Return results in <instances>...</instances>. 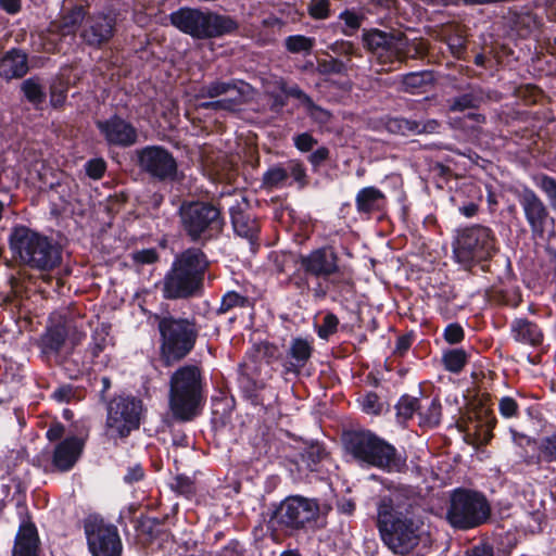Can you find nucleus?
I'll use <instances>...</instances> for the list:
<instances>
[{"label": "nucleus", "mask_w": 556, "mask_h": 556, "mask_svg": "<svg viewBox=\"0 0 556 556\" xmlns=\"http://www.w3.org/2000/svg\"><path fill=\"white\" fill-rule=\"evenodd\" d=\"M290 175L301 186L304 185L305 169L303 168V166L301 164H292L290 167Z\"/></svg>", "instance_id": "59"}, {"label": "nucleus", "mask_w": 556, "mask_h": 556, "mask_svg": "<svg viewBox=\"0 0 556 556\" xmlns=\"http://www.w3.org/2000/svg\"><path fill=\"white\" fill-rule=\"evenodd\" d=\"M12 556H39V538L33 523L23 522L20 526Z\"/></svg>", "instance_id": "23"}, {"label": "nucleus", "mask_w": 556, "mask_h": 556, "mask_svg": "<svg viewBox=\"0 0 556 556\" xmlns=\"http://www.w3.org/2000/svg\"><path fill=\"white\" fill-rule=\"evenodd\" d=\"M312 351V345L307 340L301 338L293 339L289 350V355L294 361L290 364L292 369L298 371L302 368L311 357Z\"/></svg>", "instance_id": "27"}, {"label": "nucleus", "mask_w": 556, "mask_h": 556, "mask_svg": "<svg viewBox=\"0 0 556 556\" xmlns=\"http://www.w3.org/2000/svg\"><path fill=\"white\" fill-rule=\"evenodd\" d=\"M206 265L205 255L199 249L185 251L165 277V298L179 299L193 294L200 286Z\"/></svg>", "instance_id": "5"}, {"label": "nucleus", "mask_w": 556, "mask_h": 556, "mask_svg": "<svg viewBox=\"0 0 556 556\" xmlns=\"http://www.w3.org/2000/svg\"><path fill=\"white\" fill-rule=\"evenodd\" d=\"M97 127L109 146L126 148L134 146L138 140L137 128L118 115L98 121Z\"/></svg>", "instance_id": "18"}, {"label": "nucleus", "mask_w": 556, "mask_h": 556, "mask_svg": "<svg viewBox=\"0 0 556 556\" xmlns=\"http://www.w3.org/2000/svg\"><path fill=\"white\" fill-rule=\"evenodd\" d=\"M231 220L235 231L244 238H252L256 231L254 220L244 216L241 212L231 211Z\"/></svg>", "instance_id": "34"}, {"label": "nucleus", "mask_w": 556, "mask_h": 556, "mask_svg": "<svg viewBox=\"0 0 556 556\" xmlns=\"http://www.w3.org/2000/svg\"><path fill=\"white\" fill-rule=\"evenodd\" d=\"M389 128L391 130L397 129L403 135H405L407 132H421V131L426 130V126H424L421 128L418 123L412 122L408 119H404V118L393 119L392 122H390Z\"/></svg>", "instance_id": "39"}, {"label": "nucleus", "mask_w": 556, "mask_h": 556, "mask_svg": "<svg viewBox=\"0 0 556 556\" xmlns=\"http://www.w3.org/2000/svg\"><path fill=\"white\" fill-rule=\"evenodd\" d=\"M21 89L25 98L35 105L41 104L46 99L45 89L36 77L24 80Z\"/></svg>", "instance_id": "29"}, {"label": "nucleus", "mask_w": 556, "mask_h": 556, "mask_svg": "<svg viewBox=\"0 0 556 556\" xmlns=\"http://www.w3.org/2000/svg\"><path fill=\"white\" fill-rule=\"evenodd\" d=\"M179 215L184 230L192 240L211 237L223 227L219 211L204 202L184 203Z\"/></svg>", "instance_id": "10"}, {"label": "nucleus", "mask_w": 556, "mask_h": 556, "mask_svg": "<svg viewBox=\"0 0 556 556\" xmlns=\"http://www.w3.org/2000/svg\"><path fill=\"white\" fill-rule=\"evenodd\" d=\"M318 71L321 74H341L345 72V65L338 59L329 58L318 62Z\"/></svg>", "instance_id": "41"}, {"label": "nucleus", "mask_w": 556, "mask_h": 556, "mask_svg": "<svg viewBox=\"0 0 556 556\" xmlns=\"http://www.w3.org/2000/svg\"><path fill=\"white\" fill-rule=\"evenodd\" d=\"M431 74L428 72L409 73L403 77V87L412 93L420 92L431 81Z\"/></svg>", "instance_id": "32"}, {"label": "nucleus", "mask_w": 556, "mask_h": 556, "mask_svg": "<svg viewBox=\"0 0 556 556\" xmlns=\"http://www.w3.org/2000/svg\"><path fill=\"white\" fill-rule=\"evenodd\" d=\"M22 7V0H0V8L9 14H16Z\"/></svg>", "instance_id": "56"}, {"label": "nucleus", "mask_w": 556, "mask_h": 556, "mask_svg": "<svg viewBox=\"0 0 556 556\" xmlns=\"http://www.w3.org/2000/svg\"><path fill=\"white\" fill-rule=\"evenodd\" d=\"M169 21L174 27L194 39L220 37L237 28L236 22L228 16L191 8H180L170 13Z\"/></svg>", "instance_id": "6"}, {"label": "nucleus", "mask_w": 556, "mask_h": 556, "mask_svg": "<svg viewBox=\"0 0 556 556\" xmlns=\"http://www.w3.org/2000/svg\"><path fill=\"white\" fill-rule=\"evenodd\" d=\"M377 525L384 544L395 554H407L418 545L430 544V535L422 521L397 515L391 500L382 498L378 505Z\"/></svg>", "instance_id": "1"}, {"label": "nucleus", "mask_w": 556, "mask_h": 556, "mask_svg": "<svg viewBox=\"0 0 556 556\" xmlns=\"http://www.w3.org/2000/svg\"><path fill=\"white\" fill-rule=\"evenodd\" d=\"M362 409L367 414H379L381 410V404L378 396L375 393L366 394L361 402Z\"/></svg>", "instance_id": "48"}, {"label": "nucleus", "mask_w": 556, "mask_h": 556, "mask_svg": "<svg viewBox=\"0 0 556 556\" xmlns=\"http://www.w3.org/2000/svg\"><path fill=\"white\" fill-rule=\"evenodd\" d=\"M305 273L327 278L339 270L338 255L332 248H320L301 257Z\"/></svg>", "instance_id": "19"}, {"label": "nucleus", "mask_w": 556, "mask_h": 556, "mask_svg": "<svg viewBox=\"0 0 556 556\" xmlns=\"http://www.w3.org/2000/svg\"><path fill=\"white\" fill-rule=\"evenodd\" d=\"M74 394L75 391L71 386H62L53 391L52 397L60 403L70 402Z\"/></svg>", "instance_id": "54"}, {"label": "nucleus", "mask_w": 556, "mask_h": 556, "mask_svg": "<svg viewBox=\"0 0 556 556\" xmlns=\"http://www.w3.org/2000/svg\"><path fill=\"white\" fill-rule=\"evenodd\" d=\"M420 405L418 399L404 395L396 405L397 415L404 419H409L416 412L419 413Z\"/></svg>", "instance_id": "38"}, {"label": "nucleus", "mask_w": 556, "mask_h": 556, "mask_svg": "<svg viewBox=\"0 0 556 556\" xmlns=\"http://www.w3.org/2000/svg\"><path fill=\"white\" fill-rule=\"evenodd\" d=\"M170 488L176 493L187 498H191L192 496H194L197 492L194 481L191 478L184 475L176 476L170 483Z\"/></svg>", "instance_id": "35"}, {"label": "nucleus", "mask_w": 556, "mask_h": 556, "mask_svg": "<svg viewBox=\"0 0 556 556\" xmlns=\"http://www.w3.org/2000/svg\"><path fill=\"white\" fill-rule=\"evenodd\" d=\"M105 168L106 165L102 159H93L86 164L87 175L92 179H100L103 176Z\"/></svg>", "instance_id": "47"}, {"label": "nucleus", "mask_w": 556, "mask_h": 556, "mask_svg": "<svg viewBox=\"0 0 556 556\" xmlns=\"http://www.w3.org/2000/svg\"><path fill=\"white\" fill-rule=\"evenodd\" d=\"M344 447L346 454L362 467L396 472L405 465L392 444L369 430L346 433Z\"/></svg>", "instance_id": "2"}, {"label": "nucleus", "mask_w": 556, "mask_h": 556, "mask_svg": "<svg viewBox=\"0 0 556 556\" xmlns=\"http://www.w3.org/2000/svg\"><path fill=\"white\" fill-rule=\"evenodd\" d=\"M28 70L27 54L20 49H11L0 58V77L5 80L21 78Z\"/></svg>", "instance_id": "21"}, {"label": "nucleus", "mask_w": 556, "mask_h": 556, "mask_svg": "<svg viewBox=\"0 0 556 556\" xmlns=\"http://www.w3.org/2000/svg\"><path fill=\"white\" fill-rule=\"evenodd\" d=\"M458 210L465 217H473L478 212V204L469 202L466 205L459 206Z\"/></svg>", "instance_id": "61"}, {"label": "nucleus", "mask_w": 556, "mask_h": 556, "mask_svg": "<svg viewBox=\"0 0 556 556\" xmlns=\"http://www.w3.org/2000/svg\"><path fill=\"white\" fill-rule=\"evenodd\" d=\"M113 36V20L99 14L88 17L81 30V38L88 45H101Z\"/></svg>", "instance_id": "20"}, {"label": "nucleus", "mask_w": 556, "mask_h": 556, "mask_svg": "<svg viewBox=\"0 0 556 556\" xmlns=\"http://www.w3.org/2000/svg\"><path fill=\"white\" fill-rule=\"evenodd\" d=\"M308 11L314 18H326L329 15V2L328 0H312Z\"/></svg>", "instance_id": "49"}, {"label": "nucleus", "mask_w": 556, "mask_h": 556, "mask_svg": "<svg viewBox=\"0 0 556 556\" xmlns=\"http://www.w3.org/2000/svg\"><path fill=\"white\" fill-rule=\"evenodd\" d=\"M384 194L375 187H365L356 195L355 204L359 213L380 211L384 204Z\"/></svg>", "instance_id": "25"}, {"label": "nucleus", "mask_w": 556, "mask_h": 556, "mask_svg": "<svg viewBox=\"0 0 556 556\" xmlns=\"http://www.w3.org/2000/svg\"><path fill=\"white\" fill-rule=\"evenodd\" d=\"M9 245L13 257L33 269L51 270L61 263L60 250L47 237L25 226L12 230Z\"/></svg>", "instance_id": "3"}, {"label": "nucleus", "mask_w": 556, "mask_h": 556, "mask_svg": "<svg viewBox=\"0 0 556 556\" xmlns=\"http://www.w3.org/2000/svg\"><path fill=\"white\" fill-rule=\"evenodd\" d=\"M161 334L160 354L165 365H172L186 357L194 348L198 331L187 318L164 316L157 318Z\"/></svg>", "instance_id": "7"}, {"label": "nucleus", "mask_w": 556, "mask_h": 556, "mask_svg": "<svg viewBox=\"0 0 556 556\" xmlns=\"http://www.w3.org/2000/svg\"><path fill=\"white\" fill-rule=\"evenodd\" d=\"M420 420L424 425L434 427L439 425L441 419V404L439 400H426L419 408Z\"/></svg>", "instance_id": "28"}, {"label": "nucleus", "mask_w": 556, "mask_h": 556, "mask_svg": "<svg viewBox=\"0 0 556 556\" xmlns=\"http://www.w3.org/2000/svg\"><path fill=\"white\" fill-rule=\"evenodd\" d=\"M290 94L292 96H295L298 98H302V97H305V94L298 88V87H293L291 88L289 91H288Z\"/></svg>", "instance_id": "64"}, {"label": "nucleus", "mask_w": 556, "mask_h": 556, "mask_svg": "<svg viewBox=\"0 0 556 556\" xmlns=\"http://www.w3.org/2000/svg\"><path fill=\"white\" fill-rule=\"evenodd\" d=\"M86 534L92 556H121L122 542L115 527L102 522L88 523Z\"/></svg>", "instance_id": "17"}, {"label": "nucleus", "mask_w": 556, "mask_h": 556, "mask_svg": "<svg viewBox=\"0 0 556 556\" xmlns=\"http://www.w3.org/2000/svg\"><path fill=\"white\" fill-rule=\"evenodd\" d=\"M143 478V469L141 466L136 465L128 469V472L125 475V481L128 483L137 482Z\"/></svg>", "instance_id": "57"}, {"label": "nucleus", "mask_w": 556, "mask_h": 556, "mask_svg": "<svg viewBox=\"0 0 556 556\" xmlns=\"http://www.w3.org/2000/svg\"><path fill=\"white\" fill-rule=\"evenodd\" d=\"M340 20H342L348 29L343 30L345 35H352L355 30H357L362 25V16L353 11H344L340 14Z\"/></svg>", "instance_id": "43"}, {"label": "nucleus", "mask_w": 556, "mask_h": 556, "mask_svg": "<svg viewBox=\"0 0 556 556\" xmlns=\"http://www.w3.org/2000/svg\"><path fill=\"white\" fill-rule=\"evenodd\" d=\"M339 319L334 314L328 313L323 320V324L318 327L317 333L321 339H328L331 334L337 331Z\"/></svg>", "instance_id": "40"}, {"label": "nucleus", "mask_w": 556, "mask_h": 556, "mask_svg": "<svg viewBox=\"0 0 556 556\" xmlns=\"http://www.w3.org/2000/svg\"><path fill=\"white\" fill-rule=\"evenodd\" d=\"M466 556H493V549L486 544L475 546Z\"/></svg>", "instance_id": "60"}, {"label": "nucleus", "mask_w": 556, "mask_h": 556, "mask_svg": "<svg viewBox=\"0 0 556 556\" xmlns=\"http://www.w3.org/2000/svg\"><path fill=\"white\" fill-rule=\"evenodd\" d=\"M498 410L504 418H513L518 415L519 405L511 396H503L498 402Z\"/></svg>", "instance_id": "42"}, {"label": "nucleus", "mask_w": 556, "mask_h": 556, "mask_svg": "<svg viewBox=\"0 0 556 556\" xmlns=\"http://www.w3.org/2000/svg\"><path fill=\"white\" fill-rule=\"evenodd\" d=\"M453 252L457 263L470 267L473 263L492 256L495 252V238L486 227H469L458 233Z\"/></svg>", "instance_id": "9"}, {"label": "nucleus", "mask_w": 556, "mask_h": 556, "mask_svg": "<svg viewBox=\"0 0 556 556\" xmlns=\"http://www.w3.org/2000/svg\"><path fill=\"white\" fill-rule=\"evenodd\" d=\"M315 46V39L303 35H292L285 39V47L290 53L308 54Z\"/></svg>", "instance_id": "30"}, {"label": "nucleus", "mask_w": 556, "mask_h": 556, "mask_svg": "<svg viewBox=\"0 0 556 556\" xmlns=\"http://www.w3.org/2000/svg\"><path fill=\"white\" fill-rule=\"evenodd\" d=\"M203 401V380L195 365L179 367L169 380V408L173 416L188 421L195 417Z\"/></svg>", "instance_id": "4"}, {"label": "nucleus", "mask_w": 556, "mask_h": 556, "mask_svg": "<svg viewBox=\"0 0 556 556\" xmlns=\"http://www.w3.org/2000/svg\"><path fill=\"white\" fill-rule=\"evenodd\" d=\"M236 103L233 100H222L201 104L203 108L222 109V110H233Z\"/></svg>", "instance_id": "58"}, {"label": "nucleus", "mask_w": 556, "mask_h": 556, "mask_svg": "<svg viewBox=\"0 0 556 556\" xmlns=\"http://www.w3.org/2000/svg\"><path fill=\"white\" fill-rule=\"evenodd\" d=\"M228 92L240 94V91L237 89V86L233 83L215 81L203 88L201 96L215 98Z\"/></svg>", "instance_id": "37"}, {"label": "nucleus", "mask_w": 556, "mask_h": 556, "mask_svg": "<svg viewBox=\"0 0 556 556\" xmlns=\"http://www.w3.org/2000/svg\"><path fill=\"white\" fill-rule=\"evenodd\" d=\"M539 187L546 193L552 206L556 207V179L549 176H542Z\"/></svg>", "instance_id": "46"}, {"label": "nucleus", "mask_w": 556, "mask_h": 556, "mask_svg": "<svg viewBox=\"0 0 556 556\" xmlns=\"http://www.w3.org/2000/svg\"><path fill=\"white\" fill-rule=\"evenodd\" d=\"M85 18V9L81 5L74 7L65 12L59 21L51 23L49 31L60 37H74Z\"/></svg>", "instance_id": "24"}, {"label": "nucleus", "mask_w": 556, "mask_h": 556, "mask_svg": "<svg viewBox=\"0 0 556 556\" xmlns=\"http://www.w3.org/2000/svg\"><path fill=\"white\" fill-rule=\"evenodd\" d=\"M443 337L447 343L457 344L463 341L465 337L464 329L459 324H450L444 329Z\"/></svg>", "instance_id": "44"}, {"label": "nucleus", "mask_w": 556, "mask_h": 556, "mask_svg": "<svg viewBox=\"0 0 556 556\" xmlns=\"http://www.w3.org/2000/svg\"><path fill=\"white\" fill-rule=\"evenodd\" d=\"M245 299L236 292H229L222 300V309L228 311L236 306H243Z\"/></svg>", "instance_id": "50"}, {"label": "nucleus", "mask_w": 556, "mask_h": 556, "mask_svg": "<svg viewBox=\"0 0 556 556\" xmlns=\"http://www.w3.org/2000/svg\"><path fill=\"white\" fill-rule=\"evenodd\" d=\"M138 164L142 170L160 180H173L177 175V162L164 148L149 146L137 151Z\"/></svg>", "instance_id": "16"}, {"label": "nucleus", "mask_w": 556, "mask_h": 556, "mask_svg": "<svg viewBox=\"0 0 556 556\" xmlns=\"http://www.w3.org/2000/svg\"><path fill=\"white\" fill-rule=\"evenodd\" d=\"M489 515L490 506L482 494L464 489L452 493L446 519L454 528L478 527L489 518Z\"/></svg>", "instance_id": "8"}, {"label": "nucleus", "mask_w": 556, "mask_h": 556, "mask_svg": "<svg viewBox=\"0 0 556 556\" xmlns=\"http://www.w3.org/2000/svg\"><path fill=\"white\" fill-rule=\"evenodd\" d=\"M520 204L532 230L541 231L547 216L543 202L532 190H525L520 198Z\"/></svg>", "instance_id": "22"}, {"label": "nucleus", "mask_w": 556, "mask_h": 556, "mask_svg": "<svg viewBox=\"0 0 556 556\" xmlns=\"http://www.w3.org/2000/svg\"><path fill=\"white\" fill-rule=\"evenodd\" d=\"M84 337L85 331L75 319L60 313H53L41 338V345L45 352H59L66 342L75 346Z\"/></svg>", "instance_id": "12"}, {"label": "nucleus", "mask_w": 556, "mask_h": 556, "mask_svg": "<svg viewBox=\"0 0 556 556\" xmlns=\"http://www.w3.org/2000/svg\"><path fill=\"white\" fill-rule=\"evenodd\" d=\"M513 441L516 444L522 445L523 443L529 444L531 439L522 433L517 432L516 430H510Z\"/></svg>", "instance_id": "62"}, {"label": "nucleus", "mask_w": 556, "mask_h": 556, "mask_svg": "<svg viewBox=\"0 0 556 556\" xmlns=\"http://www.w3.org/2000/svg\"><path fill=\"white\" fill-rule=\"evenodd\" d=\"M536 450L541 460L556 462V432L541 438L536 443Z\"/></svg>", "instance_id": "33"}, {"label": "nucleus", "mask_w": 556, "mask_h": 556, "mask_svg": "<svg viewBox=\"0 0 556 556\" xmlns=\"http://www.w3.org/2000/svg\"><path fill=\"white\" fill-rule=\"evenodd\" d=\"M443 364L451 372H459L467 364L468 355L462 349L448 350L443 354Z\"/></svg>", "instance_id": "31"}, {"label": "nucleus", "mask_w": 556, "mask_h": 556, "mask_svg": "<svg viewBox=\"0 0 556 556\" xmlns=\"http://www.w3.org/2000/svg\"><path fill=\"white\" fill-rule=\"evenodd\" d=\"M132 258L139 264H152L157 260V254L155 250L148 249L134 253Z\"/></svg>", "instance_id": "53"}, {"label": "nucleus", "mask_w": 556, "mask_h": 556, "mask_svg": "<svg viewBox=\"0 0 556 556\" xmlns=\"http://www.w3.org/2000/svg\"><path fill=\"white\" fill-rule=\"evenodd\" d=\"M328 156L329 150L325 147H320L308 156V160L313 166L317 167L321 163H324L328 159Z\"/></svg>", "instance_id": "55"}, {"label": "nucleus", "mask_w": 556, "mask_h": 556, "mask_svg": "<svg viewBox=\"0 0 556 556\" xmlns=\"http://www.w3.org/2000/svg\"><path fill=\"white\" fill-rule=\"evenodd\" d=\"M511 331L515 340L531 345L540 344L543 339L540 328L527 319H516L511 325Z\"/></svg>", "instance_id": "26"}, {"label": "nucleus", "mask_w": 556, "mask_h": 556, "mask_svg": "<svg viewBox=\"0 0 556 556\" xmlns=\"http://www.w3.org/2000/svg\"><path fill=\"white\" fill-rule=\"evenodd\" d=\"M64 431L63 425L54 424L46 433L50 442L59 441L53 448L52 464L61 471L70 470L79 459L85 447V440L80 437L67 435L62 439Z\"/></svg>", "instance_id": "14"}, {"label": "nucleus", "mask_w": 556, "mask_h": 556, "mask_svg": "<svg viewBox=\"0 0 556 556\" xmlns=\"http://www.w3.org/2000/svg\"><path fill=\"white\" fill-rule=\"evenodd\" d=\"M480 102V98L471 93L463 94L455 99L451 109L453 111H464L466 109L476 108Z\"/></svg>", "instance_id": "45"}, {"label": "nucleus", "mask_w": 556, "mask_h": 556, "mask_svg": "<svg viewBox=\"0 0 556 556\" xmlns=\"http://www.w3.org/2000/svg\"><path fill=\"white\" fill-rule=\"evenodd\" d=\"M316 143L317 141L307 132L298 135L294 138L295 147L302 152L312 150Z\"/></svg>", "instance_id": "51"}, {"label": "nucleus", "mask_w": 556, "mask_h": 556, "mask_svg": "<svg viewBox=\"0 0 556 556\" xmlns=\"http://www.w3.org/2000/svg\"><path fill=\"white\" fill-rule=\"evenodd\" d=\"M318 515L319 505L315 500L294 495L280 503L274 520L283 529L299 530L315 521Z\"/></svg>", "instance_id": "11"}, {"label": "nucleus", "mask_w": 556, "mask_h": 556, "mask_svg": "<svg viewBox=\"0 0 556 556\" xmlns=\"http://www.w3.org/2000/svg\"><path fill=\"white\" fill-rule=\"evenodd\" d=\"M288 176L289 174L285 168L273 167L264 174L263 184L267 188H279L285 186Z\"/></svg>", "instance_id": "36"}, {"label": "nucleus", "mask_w": 556, "mask_h": 556, "mask_svg": "<svg viewBox=\"0 0 556 556\" xmlns=\"http://www.w3.org/2000/svg\"><path fill=\"white\" fill-rule=\"evenodd\" d=\"M141 402L135 397L119 396L111 401L106 425L111 435L126 437L139 427Z\"/></svg>", "instance_id": "13"}, {"label": "nucleus", "mask_w": 556, "mask_h": 556, "mask_svg": "<svg viewBox=\"0 0 556 556\" xmlns=\"http://www.w3.org/2000/svg\"><path fill=\"white\" fill-rule=\"evenodd\" d=\"M41 49L46 52H55L58 50V45L53 41L43 42Z\"/></svg>", "instance_id": "63"}, {"label": "nucleus", "mask_w": 556, "mask_h": 556, "mask_svg": "<svg viewBox=\"0 0 556 556\" xmlns=\"http://www.w3.org/2000/svg\"><path fill=\"white\" fill-rule=\"evenodd\" d=\"M66 100V88L63 86L53 85L51 87L50 102L54 108H59L64 104Z\"/></svg>", "instance_id": "52"}, {"label": "nucleus", "mask_w": 556, "mask_h": 556, "mask_svg": "<svg viewBox=\"0 0 556 556\" xmlns=\"http://www.w3.org/2000/svg\"><path fill=\"white\" fill-rule=\"evenodd\" d=\"M365 41L370 50L375 52L386 51V53L394 55L400 61L405 58L422 55L427 51L426 43L422 41L409 43L402 34L389 36L383 31L374 30L365 36ZM379 55L382 56L383 52H379Z\"/></svg>", "instance_id": "15"}]
</instances>
